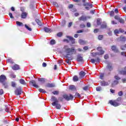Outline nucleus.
I'll return each mask as SVG.
<instances>
[{
  "instance_id": "nucleus-10",
  "label": "nucleus",
  "mask_w": 126,
  "mask_h": 126,
  "mask_svg": "<svg viewBox=\"0 0 126 126\" xmlns=\"http://www.w3.org/2000/svg\"><path fill=\"white\" fill-rule=\"evenodd\" d=\"M6 80V77L3 75L0 76V82H3Z\"/></svg>"
},
{
  "instance_id": "nucleus-38",
  "label": "nucleus",
  "mask_w": 126,
  "mask_h": 126,
  "mask_svg": "<svg viewBox=\"0 0 126 126\" xmlns=\"http://www.w3.org/2000/svg\"><path fill=\"white\" fill-rule=\"evenodd\" d=\"M53 94H54V95H59V91H55L54 92H52Z\"/></svg>"
},
{
  "instance_id": "nucleus-62",
  "label": "nucleus",
  "mask_w": 126,
  "mask_h": 126,
  "mask_svg": "<svg viewBox=\"0 0 126 126\" xmlns=\"http://www.w3.org/2000/svg\"><path fill=\"white\" fill-rule=\"evenodd\" d=\"M94 12H95V10H92L90 11V13H91L92 14H94Z\"/></svg>"
},
{
  "instance_id": "nucleus-26",
  "label": "nucleus",
  "mask_w": 126,
  "mask_h": 126,
  "mask_svg": "<svg viewBox=\"0 0 126 126\" xmlns=\"http://www.w3.org/2000/svg\"><path fill=\"white\" fill-rule=\"evenodd\" d=\"M97 51H99V52L98 53V54L101 53V52H104V51H103V50H102V47H97Z\"/></svg>"
},
{
  "instance_id": "nucleus-22",
  "label": "nucleus",
  "mask_w": 126,
  "mask_h": 126,
  "mask_svg": "<svg viewBox=\"0 0 126 126\" xmlns=\"http://www.w3.org/2000/svg\"><path fill=\"white\" fill-rule=\"evenodd\" d=\"M80 21H85L86 20V17L82 16L79 18Z\"/></svg>"
},
{
  "instance_id": "nucleus-53",
  "label": "nucleus",
  "mask_w": 126,
  "mask_h": 126,
  "mask_svg": "<svg viewBox=\"0 0 126 126\" xmlns=\"http://www.w3.org/2000/svg\"><path fill=\"white\" fill-rule=\"evenodd\" d=\"M121 40L122 41H126V37H121Z\"/></svg>"
},
{
  "instance_id": "nucleus-13",
  "label": "nucleus",
  "mask_w": 126,
  "mask_h": 126,
  "mask_svg": "<svg viewBox=\"0 0 126 126\" xmlns=\"http://www.w3.org/2000/svg\"><path fill=\"white\" fill-rule=\"evenodd\" d=\"M67 38L70 40L72 44H74V43H75V39L73 38V37L71 36H67Z\"/></svg>"
},
{
  "instance_id": "nucleus-28",
  "label": "nucleus",
  "mask_w": 126,
  "mask_h": 126,
  "mask_svg": "<svg viewBox=\"0 0 126 126\" xmlns=\"http://www.w3.org/2000/svg\"><path fill=\"white\" fill-rule=\"evenodd\" d=\"M78 62H83V58L80 56H78L77 58Z\"/></svg>"
},
{
  "instance_id": "nucleus-33",
  "label": "nucleus",
  "mask_w": 126,
  "mask_h": 126,
  "mask_svg": "<svg viewBox=\"0 0 126 126\" xmlns=\"http://www.w3.org/2000/svg\"><path fill=\"white\" fill-rule=\"evenodd\" d=\"M106 27H107V24H106V23H103L101 25V28H106Z\"/></svg>"
},
{
  "instance_id": "nucleus-29",
  "label": "nucleus",
  "mask_w": 126,
  "mask_h": 126,
  "mask_svg": "<svg viewBox=\"0 0 126 126\" xmlns=\"http://www.w3.org/2000/svg\"><path fill=\"white\" fill-rule=\"evenodd\" d=\"M118 21L119 22H120V23H121L122 24H124V23H125V20L121 18L119 19Z\"/></svg>"
},
{
  "instance_id": "nucleus-56",
  "label": "nucleus",
  "mask_w": 126,
  "mask_h": 126,
  "mask_svg": "<svg viewBox=\"0 0 126 126\" xmlns=\"http://www.w3.org/2000/svg\"><path fill=\"white\" fill-rule=\"evenodd\" d=\"M111 23H112V24H113V25L118 24V23H117V22H115V21H112Z\"/></svg>"
},
{
  "instance_id": "nucleus-54",
  "label": "nucleus",
  "mask_w": 126,
  "mask_h": 126,
  "mask_svg": "<svg viewBox=\"0 0 126 126\" xmlns=\"http://www.w3.org/2000/svg\"><path fill=\"white\" fill-rule=\"evenodd\" d=\"M122 82L123 83H126V78L122 79Z\"/></svg>"
},
{
  "instance_id": "nucleus-21",
  "label": "nucleus",
  "mask_w": 126,
  "mask_h": 126,
  "mask_svg": "<svg viewBox=\"0 0 126 126\" xmlns=\"http://www.w3.org/2000/svg\"><path fill=\"white\" fill-rule=\"evenodd\" d=\"M79 43L80 45H85V44H86V42L82 39H80L79 40Z\"/></svg>"
},
{
  "instance_id": "nucleus-11",
  "label": "nucleus",
  "mask_w": 126,
  "mask_h": 126,
  "mask_svg": "<svg viewBox=\"0 0 126 126\" xmlns=\"http://www.w3.org/2000/svg\"><path fill=\"white\" fill-rule=\"evenodd\" d=\"M107 68H108L110 71L113 70V65H112V63H108L107 66Z\"/></svg>"
},
{
  "instance_id": "nucleus-27",
  "label": "nucleus",
  "mask_w": 126,
  "mask_h": 126,
  "mask_svg": "<svg viewBox=\"0 0 126 126\" xmlns=\"http://www.w3.org/2000/svg\"><path fill=\"white\" fill-rule=\"evenodd\" d=\"M35 21L39 26H42V22H41V21L39 20V19H36Z\"/></svg>"
},
{
  "instance_id": "nucleus-55",
  "label": "nucleus",
  "mask_w": 126,
  "mask_h": 126,
  "mask_svg": "<svg viewBox=\"0 0 126 126\" xmlns=\"http://www.w3.org/2000/svg\"><path fill=\"white\" fill-rule=\"evenodd\" d=\"M3 94V90L2 89L0 90V95H2Z\"/></svg>"
},
{
  "instance_id": "nucleus-19",
  "label": "nucleus",
  "mask_w": 126,
  "mask_h": 126,
  "mask_svg": "<svg viewBox=\"0 0 126 126\" xmlns=\"http://www.w3.org/2000/svg\"><path fill=\"white\" fill-rule=\"evenodd\" d=\"M117 84H119V81H118V80H114L112 83V86L114 87V86H115V85H117Z\"/></svg>"
},
{
  "instance_id": "nucleus-49",
  "label": "nucleus",
  "mask_w": 126,
  "mask_h": 126,
  "mask_svg": "<svg viewBox=\"0 0 126 126\" xmlns=\"http://www.w3.org/2000/svg\"><path fill=\"white\" fill-rule=\"evenodd\" d=\"M91 63H96V61H95V59H91Z\"/></svg>"
},
{
  "instance_id": "nucleus-36",
  "label": "nucleus",
  "mask_w": 126,
  "mask_h": 126,
  "mask_svg": "<svg viewBox=\"0 0 126 126\" xmlns=\"http://www.w3.org/2000/svg\"><path fill=\"white\" fill-rule=\"evenodd\" d=\"M50 44L51 45H55L56 44V40L52 39L50 41Z\"/></svg>"
},
{
  "instance_id": "nucleus-8",
  "label": "nucleus",
  "mask_w": 126,
  "mask_h": 126,
  "mask_svg": "<svg viewBox=\"0 0 126 126\" xmlns=\"http://www.w3.org/2000/svg\"><path fill=\"white\" fill-rule=\"evenodd\" d=\"M110 83H111V82L109 81L108 82L102 81L100 82V85H101V86H108Z\"/></svg>"
},
{
  "instance_id": "nucleus-39",
  "label": "nucleus",
  "mask_w": 126,
  "mask_h": 126,
  "mask_svg": "<svg viewBox=\"0 0 126 126\" xmlns=\"http://www.w3.org/2000/svg\"><path fill=\"white\" fill-rule=\"evenodd\" d=\"M75 97H78V98H80L81 97V95H80V94L78 93H76L75 94Z\"/></svg>"
},
{
  "instance_id": "nucleus-9",
  "label": "nucleus",
  "mask_w": 126,
  "mask_h": 126,
  "mask_svg": "<svg viewBox=\"0 0 126 126\" xmlns=\"http://www.w3.org/2000/svg\"><path fill=\"white\" fill-rule=\"evenodd\" d=\"M30 84H32L33 87L35 88H39V86L36 84V81L34 80H32L30 82Z\"/></svg>"
},
{
  "instance_id": "nucleus-5",
  "label": "nucleus",
  "mask_w": 126,
  "mask_h": 126,
  "mask_svg": "<svg viewBox=\"0 0 126 126\" xmlns=\"http://www.w3.org/2000/svg\"><path fill=\"white\" fill-rule=\"evenodd\" d=\"M109 103L111 104V105L114 106V107H118V106H120L121 105V104H120L119 102H117V101L110 100Z\"/></svg>"
},
{
  "instance_id": "nucleus-16",
  "label": "nucleus",
  "mask_w": 126,
  "mask_h": 126,
  "mask_svg": "<svg viewBox=\"0 0 126 126\" xmlns=\"http://www.w3.org/2000/svg\"><path fill=\"white\" fill-rule=\"evenodd\" d=\"M85 74H86L85 72H83V71L80 72V73H79L80 78H82L83 77H84V76H85Z\"/></svg>"
},
{
  "instance_id": "nucleus-40",
  "label": "nucleus",
  "mask_w": 126,
  "mask_h": 126,
  "mask_svg": "<svg viewBox=\"0 0 126 126\" xmlns=\"http://www.w3.org/2000/svg\"><path fill=\"white\" fill-rule=\"evenodd\" d=\"M39 92H42V93H46V91L42 89H39Z\"/></svg>"
},
{
  "instance_id": "nucleus-23",
  "label": "nucleus",
  "mask_w": 126,
  "mask_h": 126,
  "mask_svg": "<svg viewBox=\"0 0 126 126\" xmlns=\"http://www.w3.org/2000/svg\"><path fill=\"white\" fill-rule=\"evenodd\" d=\"M73 81H74V82H76L77 81H78L79 80L78 77L76 75L74 76L73 77Z\"/></svg>"
},
{
  "instance_id": "nucleus-34",
  "label": "nucleus",
  "mask_w": 126,
  "mask_h": 126,
  "mask_svg": "<svg viewBox=\"0 0 126 126\" xmlns=\"http://www.w3.org/2000/svg\"><path fill=\"white\" fill-rule=\"evenodd\" d=\"M115 79H116V80H120L121 79V77H120L119 76H118L117 75H115L114 76Z\"/></svg>"
},
{
  "instance_id": "nucleus-43",
  "label": "nucleus",
  "mask_w": 126,
  "mask_h": 126,
  "mask_svg": "<svg viewBox=\"0 0 126 126\" xmlns=\"http://www.w3.org/2000/svg\"><path fill=\"white\" fill-rule=\"evenodd\" d=\"M96 91H101L102 90V89L101 88V87H97L96 88Z\"/></svg>"
},
{
  "instance_id": "nucleus-18",
  "label": "nucleus",
  "mask_w": 126,
  "mask_h": 126,
  "mask_svg": "<svg viewBox=\"0 0 126 126\" xmlns=\"http://www.w3.org/2000/svg\"><path fill=\"white\" fill-rule=\"evenodd\" d=\"M16 24L18 26H19L20 27H23V26H24V24L20 22L17 21Z\"/></svg>"
},
{
  "instance_id": "nucleus-32",
  "label": "nucleus",
  "mask_w": 126,
  "mask_h": 126,
  "mask_svg": "<svg viewBox=\"0 0 126 126\" xmlns=\"http://www.w3.org/2000/svg\"><path fill=\"white\" fill-rule=\"evenodd\" d=\"M121 74H123V75H126V70H122L120 71Z\"/></svg>"
},
{
  "instance_id": "nucleus-24",
  "label": "nucleus",
  "mask_w": 126,
  "mask_h": 126,
  "mask_svg": "<svg viewBox=\"0 0 126 126\" xmlns=\"http://www.w3.org/2000/svg\"><path fill=\"white\" fill-rule=\"evenodd\" d=\"M44 30L45 32H46L47 33H49V32H51V30L47 27H45L44 28Z\"/></svg>"
},
{
  "instance_id": "nucleus-31",
  "label": "nucleus",
  "mask_w": 126,
  "mask_h": 126,
  "mask_svg": "<svg viewBox=\"0 0 126 126\" xmlns=\"http://www.w3.org/2000/svg\"><path fill=\"white\" fill-rule=\"evenodd\" d=\"M25 27L26 28V29L29 30V31H32V29H31V28H30L29 27H28V26L27 25H25Z\"/></svg>"
},
{
  "instance_id": "nucleus-1",
  "label": "nucleus",
  "mask_w": 126,
  "mask_h": 126,
  "mask_svg": "<svg viewBox=\"0 0 126 126\" xmlns=\"http://www.w3.org/2000/svg\"><path fill=\"white\" fill-rule=\"evenodd\" d=\"M62 53L65 58L68 59V61L66 63H69V61L72 60V57L71 56L76 54V49L74 47L70 48L68 45H64L62 50Z\"/></svg>"
},
{
  "instance_id": "nucleus-42",
  "label": "nucleus",
  "mask_w": 126,
  "mask_h": 126,
  "mask_svg": "<svg viewBox=\"0 0 126 126\" xmlns=\"http://www.w3.org/2000/svg\"><path fill=\"white\" fill-rule=\"evenodd\" d=\"M69 89L71 90H73L74 89H75V86H74V85L70 86Z\"/></svg>"
},
{
  "instance_id": "nucleus-57",
  "label": "nucleus",
  "mask_w": 126,
  "mask_h": 126,
  "mask_svg": "<svg viewBox=\"0 0 126 126\" xmlns=\"http://www.w3.org/2000/svg\"><path fill=\"white\" fill-rule=\"evenodd\" d=\"M109 58V55H105L104 57V58L105 59V60H107L108 58Z\"/></svg>"
},
{
  "instance_id": "nucleus-35",
  "label": "nucleus",
  "mask_w": 126,
  "mask_h": 126,
  "mask_svg": "<svg viewBox=\"0 0 126 126\" xmlns=\"http://www.w3.org/2000/svg\"><path fill=\"white\" fill-rule=\"evenodd\" d=\"M7 63H13V61H12V59H8L6 60Z\"/></svg>"
},
{
  "instance_id": "nucleus-14",
  "label": "nucleus",
  "mask_w": 126,
  "mask_h": 126,
  "mask_svg": "<svg viewBox=\"0 0 126 126\" xmlns=\"http://www.w3.org/2000/svg\"><path fill=\"white\" fill-rule=\"evenodd\" d=\"M12 69H13V70H18V69H19V65H17V64H15L13 65V66L12 67Z\"/></svg>"
},
{
  "instance_id": "nucleus-45",
  "label": "nucleus",
  "mask_w": 126,
  "mask_h": 126,
  "mask_svg": "<svg viewBox=\"0 0 126 126\" xmlns=\"http://www.w3.org/2000/svg\"><path fill=\"white\" fill-rule=\"evenodd\" d=\"M121 18V17L116 15L115 16V19H116L117 20H118V21L119 20V19Z\"/></svg>"
},
{
  "instance_id": "nucleus-17",
  "label": "nucleus",
  "mask_w": 126,
  "mask_h": 126,
  "mask_svg": "<svg viewBox=\"0 0 126 126\" xmlns=\"http://www.w3.org/2000/svg\"><path fill=\"white\" fill-rule=\"evenodd\" d=\"M19 82L23 85H26V82H25V80H23V79H20L19 80Z\"/></svg>"
},
{
  "instance_id": "nucleus-3",
  "label": "nucleus",
  "mask_w": 126,
  "mask_h": 126,
  "mask_svg": "<svg viewBox=\"0 0 126 126\" xmlns=\"http://www.w3.org/2000/svg\"><path fill=\"white\" fill-rule=\"evenodd\" d=\"M84 5L86 9H87V10H89L90 8H92L93 7V5L92 4L90 3V2H85L84 3ZM89 6V7H88Z\"/></svg>"
},
{
  "instance_id": "nucleus-2",
  "label": "nucleus",
  "mask_w": 126,
  "mask_h": 126,
  "mask_svg": "<svg viewBox=\"0 0 126 126\" xmlns=\"http://www.w3.org/2000/svg\"><path fill=\"white\" fill-rule=\"evenodd\" d=\"M63 97L67 101H69V100H72L73 99V96L71 94H64L63 95Z\"/></svg>"
},
{
  "instance_id": "nucleus-41",
  "label": "nucleus",
  "mask_w": 126,
  "mask_h": 126,
  "mask_svg": "<svg viewBox=\"0 0 126 126\" xmlns=\"http://www.w3.org/2000/svg\"><path fill=\"white\" fill-rule=\"evenodd\" d=\"M11 85H12V87H16V83H15V82H12Z\"/></svg>"
},
{
  "instance_id": "nucleus-37",
  "label": "nucleus",
  "mask_w": 126,
  "mask_h": 126,
  "mask_svg": "<svg viewBox=\"0 0 126 126\" xmlns=\"http://www.w3.org/2000/svg\"><path fill=\"white\" fill-rule=\"evenodd\" d=\"M47 86H48V87H55V84H48Z\"/></svg>"
},
{
  "instance_id": "nucleus-4",
  "label": "nucleus",
  "mask_w": 126,
  "mask_h": 126,
  "mask_svg": "<svg viewBox=\"0 0 126 126\" xmlns=\"http://www.w3.org/2000/svg\"><path fill=\"white\" fill-rule=\"evenodd\" d=\"M14 93L15 95L18 96V95H21V93H22V89L21 88H17Z\"/></svg>"
},
{
  "instance_id": "nucleus-64",
  "label": "nucleus",
  "mask_w": 126,
  "mask_h": 126,
  "mask_svg": "<svg viewBox=\"0 0 126 126\" xmlns=\"http://www.w3.org/2000/svg\"><path fill=\"white\" fill-rule=\"evenodd\" d=\"M69 8H72L73 7V4H70L68 6Z\"/></svg>"
},
{
  "instance_id": "nucleus-47",
  "label": "nucleus",
  "mask_w": 126,
  "mask_h": 126,
  "mask_svg": "<svg viewBox=\"0 0 126 126\" xmlns=\"http://www.w3.org/2000/svg\"><path fill=\"white\" fill-rule=\"evenodd\" d=\"M57 36L58 37H62V36H63V32H59L57 33Z\"/></svg>"
},
{
  "instance_id": "nucleus-59",
  "label": "nucleus",
  "mask_w": 126,
  "mask_h": 126,
  "mask_svg": "<svg viewBox=\"0 0 126 126\" xmlns=\"http://www.w3.org/2000/svg\"><path fill=\"white\" fill-rule=\"evenodd\" d=\"M42 66H43V67H46V66H47V63H42Z\"/></svg>"
},
{
  "instance_id": "nucleus-60",
  "label": "nucleus",
  "mask_w": 126,
  "mask_h": 126,
  "mask_svg": "<svg viewBox=\"0 0 126 126\" xmlns=\"http://www.w3.org/2000/svg\"><path fill=\"white\" fill-rule=\"evenodd\" d=\"M9 15L10 18H13V16H12V13H9Z\"/></svg>"
},
{
  "instance_id": "nucleus-63",
  "label": "nucleus",
  "mask_w": 126,
  "mask_h": 126,
  "mask_svg": "<svg viewBox=\"0 0 126 126\" xmlns=\"http://www.w3.org/2000/svg\"><path fill=\"white\" fill-rule=\"evenodd\" d=\"M81 28H84L85 27V25L84 24H81L80 25Z\"/></svg>"
},
{
  "instance_id": "nucleus-44",
  "label": "nucleus",
  "mask_w": 126,
  "mask_h": 126,
  "mask_svg": "<svg viewBox=\"0 0 126 126\" xmlns=\"http://www.w3.org/2000/svg\"><path fill=\"white\" fill-rule=\"evenodd\" d=\"M98 40H102L103 39V35H99L98 36Z\"/></svg>"
},
{
  "instance_id": "nucleus-51",
  "label": "nucleus",
  "mask_w": 126,
  "mask_h": 126,
  "mask_svg": "<svg viewBox=\"0 0 126 126\" xmlns=\"http://www.w3.org/2000/svg\"><path fill=\"white\" fill-rule=\"evenodd\" d=\"M119 96H123V92L120 91L118 93Z\"/></svg>"
},
{
  "instance_id": "nucleus-7",
  "label": "nucleus",
  "mask_w": 126,
  "mask_h": 126,
  "mask_svg": "<svg viewBox=\"0 0 126 126\" xmlns=\"http://www.w3.org/2000/svg\"><path fill=\"white\" fill-rule=\"evenodd\" d=\"M104 51H101L100 53H91V56L92 57H96V56H102V55H104Z\"/></svg>"
},
{
  "instance_id": "nucleus-52",
  "label": "nucleus",
  "mask_w": 126,
  "mask_h": 126,
  "mask_svg": "<svg viewBox=\"0 0 126 126\" xmlns=\"http://www.w3.org/2000/svg\"><path fill=\"white\" fill-rule=\"evenodd\" d=\"M124 31L123 29H119V33H124Z\"/></svg>"
},
{
  "instance_id": "nucleus-6",
  "label": "nucleus",
  "mask_w": 126,
  "mask_h": 126,
  "mask_svg": "<svg viewBox=\"0 0 126 126\" xmlns=\"http://www.w3.org/2000/svg\"><path fill=\"white\" fill-rule=\"evenodd\" d=\"M51 101L52 102H53L52 104L53 106H56V104H57V103H59V100H58V99H57L55 96L52 97Z\"/></svg>"
},
{
  "instance_id": "nucleus-61",
  "label": "nucleus",
  "mask_w": 126,
  "mask_h": 126,
  "mask_svg": "<svg viewBox=\"0 0 126 126\" xmlns=\"http://www.w3.org/2000/svg\"><path fill=\"white\" fill-rule=\"evenodd\" d=\"M83 49L85 50V51H87V50L88 49V46H85L83 48Z\"/></svg>"
},
{
  "instance_id": "nucleus-50",
  "label": "nucleus",
  "mask_w": 126,
  "mask_h": 126,
  "mask_svg": "<svg viewBox=\"0 0 126 126\" xmlns=\"http://www.w3.org/2000/svg\"><path fill=\"white\" fill-rule=\"evenodd\" d=\"M114 11H112L110 12V15L111 16H114Z\"/></svg>"
},
{
  "instance_id": "nucleus-15",
  "label": "nucleus",
  "mask_w": 126,
  "mask_h": 126,
  "mask_svg": "<svg viewBox=\"0 0 126 126\" xmlns=\"http://www.w3.org/2000/svg\"><path fill=\"white\" fill-rule=\"evenodd\" d=\"M111 50L114 51L115 53H118L119 52L118 48H117V47L115 45H113L111 47Z\"/></svg>"
},
{
  "instance_id": "nucleus-25",
  "label": "nucleus",
  "mask_w": 126,
  "mask_h": 126,
  "mask_svg": "<svg viewBox=\"0 0 126 126\" xmlns=\"http://www.w3.org/2000/svg\"><path fill=\"white\" fill-rule=\"evenodd\" d=\"M38 81H39L40 82H41V83H45V78H38Z\"/></svg>"
},
{
  "instance_id": "nucleus-20",
  "label": "nucleus",
  "mask_w": 126,
  "mask_h": 126,
  "mask_svg": "<svg viewBox=\"0 0 126 126\" xmlns=\"http://www.w3.org/2000/svg\"><path fill=\"white\" fill-rule=\"evenodd\" d=\"M55 106L56 109H58V110H60L61 108H62L61 104H60L59 102L56 103Z\"/></svg>"
},
{
  "instance_id": "nucleus-30",
  "label": "nucleus",
  "mask_w": 126,
  "mask_h": 126,
  "mask_svg": "<svg viewBox=\"0 0 126 126\" xmlns=\"http://www.w3.org/2000/svg\"><path fill=\"white\" fill-rule=\"evenodd\" d=\"M101 22H102V20H101V19H97V25H100L101 24Z\"/></svg>"
},
{
  "instance_id": "nucleus-46",
  "label": "nucleus",
  "mask_w": 126,
  "mask_h": 126,
  "mask_svg": "<svg viewBox=\"0 0 126 126\" xmlns=\"http://www.w3.org/2000/svg\"><path fill=\"white\" fill-rule=\"evenodd\" d=\"M95 63H100V58H97L96 59H95Z\"/></svg>"
},
{
  "instance_id": "nucleus-12",
  "label": "nucleus",
  "mask_w": 126,
  "mask_h": 126,
  "mask_svg": "<svg viewBox=\"0 0 126 126\" xmlns=\"http://www.w3.org/2000/svg\"><path fill=\"white\" fill-rule=\"evenodd\" d=\"M28 14V13H27V12H23L21 14V17L23 19H25L26 18V17H27V15Z\"/></svg>"
},
{
  "instance_id": "nucleus-48",
  "label": "nucleus",
  "mask_w": 126,
  "mask_h": 126,
  "mask_svg": "<svg viewBox=\"0 0 126 126\" xmlns=\"http://www.w3.org/2000/svg\"><path fill=\"white\" fill-rule=\"evenodd\" d=\"M114 33H115V34H119V33H120L119 30H115L114 31Z\"/></svg>"
},
{
  "instance_id": "nucleus-58",
  "label": "nucleus",
  "mask_w": 126,
  "mask_h": 126,
  "mask_svg": "<svg viewBox=\"0 0 126 126\" xmlns=\"http://www.w3.org/2000/svg\"><path fill=\"white\" fill-rule=\"evenodd\" d=\"M121 55L122 56H123V57H126V53H125L124 52H122Z\"/></svg>"
}]
</instances>
